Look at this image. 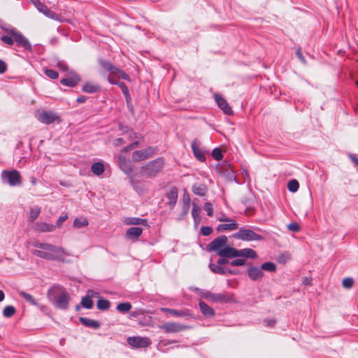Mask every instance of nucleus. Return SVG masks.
<instances>
[{
  "mask_svg": "<svg viewBox=\"0 0 358 358\" xmlns=\"http://www.w3.org/2000/svg\"><path fill=\"white\" fill-rule=\"evenodd\" d=\"M0 28L8 34L7 35H3L0 37L3 43L9 45H12L14 43H16L17 47L23 48L24 50L29 52H33V47L29 39L16 28L9 25L0 26Z\"/></svg>",
  "mask_w": 358,
  "mask_h": 358,
  "instance_id": "nucleus-1",
  "label": "nucleus"
},
{
  "mask_svg": "<svg viewBox=\"0 0 358 358\" xmlns=\"http://www.w3.org/2000/svg\"><path fill=\"white\" fill-rule=\"evenodd\" d=\"M31 253L34 256L45 260L59 262H64L66 257L68 256L64 248L50 243L48 244L45 250H34Z\"/></svg>",
  "mask_w": 358,
  "mask_h": 358,
  "instance_id": "nucleus-2",
  "label": "nucleus"
},
{
  "mask_svg": "<svg viewBox=\"0 0 358 358\" xmlns=\"http://www.w3.org/2000/svg\"><path fill=\"white\" fill-rule=\"evenodd\" d=\"M164 166V159L162 157H157L149 161L141 167V174L146 178L156 177Z\"/></svg>",
  "mask_w": 358,
  "mask_h": 358,
  "instance_id": "nucleus-3",
  "label": "nucleus"
},
{
  "mask_svg": "<svg viewBox=\"0 0 358 358\" xmlns=\"http://www.w3.org/2000/svg\"><path fill=\"white\" fill-rule=\"evenodd\" d=\"M231 238L241 240L243 241H263L264 237L257 234L253 230L245 227H241L239 230L231 236Z\"/></svg>",
  "mask_w": 358,
  "mask_h": 358,
  "instance_id": "nucleus-4",
  "label": "nucleus"
},
{
  "mask_svg": "<svg viewBox=\"0 0 358 358\" xmlns=\"http://www.w3.org/2000/svg\"><path fill=\"white\" fill-rule=\"evenodd\" d=\"M229 262H230L228 260V258L220 257L217 260L216 263L210 262L209 264V268L213 273L219 275L238 274V272L236 270H232L231 268L222 266V265H224L226 264H229Z\"/></svg>",
  "mask_w": 358,
  "mask_h": 358,
  "instance_id": "nucleus-5",
  "label": "nucleus"
},
{
  "mask_svg": "<svg viewBox=\"0 0 358 358\" xmlns=\"http://www.w3.org/2000/svg\"><path fill=\"white\" fill-rule=\"evenodd\" d=\"M1 180L3 183H8L11 187H15L22 184L21 176L18 171L3 170L1 174Z\"/></svg>",
  "mask_w": 358,
  "mask_h": 358,
  "instance_id": "nucleus-6",
  "label": "nucleus"
},
{
  "mask_svg": "<svg viewBox=\"0 0 358 358\" xmlns=\"http://www.w3.org/2000/svg\"><path fill=\"white\" fill-rule=\"evenodd\" d=\"M159 151L157 146H148L142 150H138L132 153V160L134 162H139L151 158Z\"/></svg>",
  "mask_w": 358,
  "mask_h": 358,
  "instance_id": "nucleus-7",
  "label": "nucleus"
},
{
  "mask_svg": "<svg viewBox=\"0 0 358 358\" xmlns=\"http://www.w3.org/2000/svg\"><path fill=\"white\" fill-rule=\"evenodd\" d=\"M36 117L40 122L45 124H51L54 122L59 124L62 122L60 116L52 110H43L41 112L38 111L36 114Z\"/></svg>",
  "mask_w": 358,
  "mask_h": 358,
  "instance_id": "nucleus-8",
  "label": "nucleus"
},
{
  "mask_svg": "<svg viewBox=\"0 0 358 358\" xmlns=\"http://www.w3.org/2000/svg\"><path fill=\"white\" fill-rule=\"evenodd\" d=\"M227 243L228 238L226 236H219L206 245V250L208 252H215L219 255L221 253L220 251H222Z\"/></svg>",
  "mask_w": 358,
  "mask_h": 358,
  "instance_id": "nucleus-9",
  "label": "nucleus"
},
{
  "mask_svg": "<svg viewBox=\"0 0 358 358\" xmlns=\"http://www.w3.org/2000/svg\"><path fill=\"white\" fill-rule=\"evenodd\" d=\"M127 341L130 346L134 348H145L152 343L149 338L141 336H129Z\"/></svg>",
  "mask_w": 358,
  "mask_h": 358,
  "instance_id": "nucleus-10",
  "label": "nucleus"
},
{
  "mask_svg": "<svg viewBox=\"0 0 358 358\" xmlns=\"http://www.w3.org/2000/svg\"><path fill=\"white\" fill-rule=\"evenodd\" d=\"M228 181L232 182L236 181V176L234 169L231 167V164L229 162L224 161L222 164L218 165L217 168Z\"/></svg>",
  "mask_w": 358,
  "mask_h": 358,
  "instance_id": "nucleus-11",
  "label": "nucleus"
},
{
  "mask_svg": "<svg viewBox=\"0 0 358 358\" xmlns=\"http://www.w3.org/2000/svg\"><path fill=\"white\" fill-rule=\"evenodd\" d=\"M213 302H217L221 303H235L236 300L234 294H228V293H213L211 294V296L210 300Z\"/></svg>",
  "mask_w": 358,
  "mask_h": 358,
  "instance_id": "nucleus-12",
  "label": "nucleus"
},
{
  "mask_svg": "<svg viewBox=\"0 0 358 358\" xmlns=\"http://www.w3.org/2000/svg\"><path fill=\"white\" fill-rule=\"evenodd\" d=\"M118 164L120 169L129 177L132 176L134 165L132 162L128 160L124 155H120L118 156Z\"/></svg>",
  "mask_w": 358,
  "mask_h": 358,
  "instance_id": "nucleus-13",
  "label": "nucleus"
},
{
  "mask_svg": "<svg viewBox=\"0 0 358 358\" xmlns=\"http://www.w3.org/2000/svg\"><path fill=\"white\" fill-rule=\"evenodd\" d=\"M65 292L66 289L63 286L54 285L48 289L47 296L48 299L53 303Z\"/></svg>",
  "mask_w": 358,
  "mask_h": 358,
  "instance_id": "nucleus-14",
  "label": "nucleus"
},
{
  "mask_svg": "<svg viewBox=\"0 0 358 358\" xmlns=\"http://www.w3.org/2000/svg\"><path fill=\"white\" fill-rule=\"evenodd\" d=\"M70 301L71 298L69 294L66 291L64 294H62V295L55 301L52 304L58 309L66 310L69 308Z\"/></svg>",
  "mask_w": 358,
  "mask_h": 358,
  "instance_id": "nucleus-15",
  "label": "nucleus"
},
{
  "mask_svg": "<svg viewBox=\"0 0 358 358\" xmlns=\"http://www.w3.org/2000/svg\"><path fill=\"white\" fill-rule=\"evenodd\" d=\"M214 99L218 107L223 111L224 114H233V110L231 108L229 105L228 102L222 97V95L215 94Z\"/></svg>",
  "mask_w": 358,
  "mask_h": 358,
  "instance_id": "nucleus-16",
  "label": "nucleus"
},
{
  "mask_svg": "<svg viewBox=\"0 0 358 358\" xmlns=\"http://www.w3.org/2000/svg\"><path fill=\"white\" fill-rule=\"evenodd\" d=\"M35 6L40 13H43L47 17L55 20H59L60 15L51 10L46 5L42 2L40 1Z\"/></svg>",
  "mask_w": 358,
  "mask_h": 358,
  "instance_id": "nucleus-17",
  "label": "nucleus"
},
{
  "mask_svg": "<svg viewBox=\"0 0 358 358\" xmlns=\"http://www.w3.org/2000/svg\"><path fill=\"white\" fill-rule=\"evenodd\" d=\"M187 327L184 325L180 324L176 322H165L160 326V329L164 331L166 333H177L180 332Z\"/></svg>",
  "mask_w": 358,
  "mask_h": 358,
  "instance_id": "nucleus-18",
  "label": "nucleus"
},
{
  "mask_svg": "<svg viewBox=\"0 0 358 358\" xmlns=\"http://www.w3.org/2000/svg\"><path fill=\"white\" fill-rule=\"evenodd\" d=\"M166 197L169 199L167 204L169 208L171 209L174 208L178 197V191L177 187L176 186H173L166 194Z\"/></svg>",
  "mask_w": 358,
  "mask_h": 358,
  "instance_id": "nucleus-19",
  "label": "nucleus"
},
{
  "mask_svg": "<svg viewBox=\"0 0 358 358\" xmlns=\"http://www.w3.org/2000/svg\"><path fill=\"white\" fill-rule=\"evenodd\" d=\"M200 142L197 139H194L191 145L192 150L194 157L199 162L206 161V155L199 148Z\"/></svg>",
  "mask_w": 358,
  "mask_h": 358,
  "instance_id": "nucleus-20",
  "label": "nucleus"
},
{
  "mask_svg": "<svg viewBox=\"0 0 358 358\" xmlns=\"http://www.w3.org/2000/svg\"><path fill=\"white\" fill-rule=\"evenodd\" d=\"M81 80L80 76L75 73H71V77L62 78L60 80L62 85L67 87H76L78 83Z\"/></svg>",
  "mask_w": 358,
  "mask_h": 358,
  "instance_id": "nucleus-21",
  "label": "nucleus"
},
{
  "mask_svg": "<svg viewBox=\"0 0 358 358\" xmlns=\"http://www.w3.org/2000/svg\"><path fill=\"white\" fill-rule=\"evenodd\" d=\"M221 253L219 255L220 257H224L228 259L238 257V250L231 247L229 243L220 251Z\"/></svg>",
  "mask_w": 358,
  "mask_h": 358,
  "instance_id": "nucleus-22",
  "label": "nucleus"
},
{
  "mask_svg": "<svg viewBox=\"0 0 358 358\" xmlns=\"http://www.w3.org/2000/svg\"><path fill=\"white\" fill-rule=\"evenodd\" d=\"M248 275L250 280L253 281H257L261 280L264 276V272L259 266H251L248 271Z\"/></svg>",
  "mask_w": 358,
  "mask_h": 358,
  "instance_id": "nucleus-23",
  "label": "nucleus"
},
{
  "mask_svg": "<svg viewBox=\"0 0 358 358\" xmlns=\"http://www.w3.org/2000/svg\"><path fill=\"white\" fill-rule=\"evenodd\" d=\"M98 64L103 72L110 73L112 76L114 74L115 70H117V66H114L110 62L104 59L99 58Z\"/></svg>",
  "mask_w": 358,
  "mask_h": 358,
  "instance_id": "nucleus-24",
  "label": "nucleus"
},
{
  "mask_svg": "<svg viewBox=\"0 0 358 358\" xmlns=\"http://www.w3.org/2000/svg\"><path fill=\"white\" fill-rule=\"evenodd\" d=\"M143 229L138 227H132L126 231L127 238L131 241H136L142 234Z\"/></svg>",
  "mask_w": 358,
  "mask_h": 358,
  "instance_id": "nucleus-25",
  "label": "nucleus"
},
{
  "mask_svg": "<svg viewBox=\"0 0 358 358\" xmlns=\"http://www.w3.org/2000/svg\"><path fill=\"white\" fill-rule=\"evenodd\" d=\"M199 308L201 310V313L206 317H213L215 315V310L210 307L206 303H205L203 301H200L199 303Z\"/></svg>",
  "mask_w": 358,
  "mask_h": 358,
  "instance_id": "nucleus-26",
  "label": "nucleus"
},
{
  "mask_svg": "<svg viewBox=\"0 0 358 358\" xmlns=\"http://www.w3.org/2000/svg\"><path fill=\"white\" fill-rule=\"evenodd\" d=\"M125 224L127 225H143L147 227H150L147 219L140 217H128L125 220Z\"/></svg>",
  "mask_w": 358,
  "mask_h": 358,
  "instance_id": "nucleus-27",
  "label": "nucleus"
},
{
  "mask_svg": "<svg viewBox=\"0 0 358 358\" xmlns=\"http://www.w3.org/2000/svg\"><path fill=\"white\" fill-rule=\"evenodd\" d=\"M192 191L197 196H203L206 194L208 188L204 184L196 183L192 185Z\"/></svg>",
  "mask_w": 358,
  "mask_h": 358,
  "instance_id": "nucleus-28",
  "label": "nucleus"
},
{
  "mask_svg": "<svg viewBox=\"0 0 358 358\" xmlns=\"http://www.w3.org/2000/svg\"><path fill=\"white\" fill-rule=\"evenodd\" d=\"M35 229L41 232H50L53 231L56 227L52 224L42 222L36 223Z\"/></svg>",
  "mask_w": 358,
  "mask_h": 358,
  "instance_id": "nucleus-29",
  "label": "nucleus"
},
{
  "mask_svg": "<svg viewBox=\"0 0 358 358\" xmlns=\"http://www.w3.org/2000/svg\"><path fill=\"white\" fill-rule=\"evenodd\" d=\"M229 223L226 224H220L217 227V231H231L237 229L238 228V223L233 219H231V222H229Z\"/></svg>",
  "mask_w": 358,
  "mask_h": 358,
  "instance_id": "nucleus-30",
  "label": "nucleus"
},
{
  "mask_svg": "<svg viewBox=\"0 0 358 358\" xmlns=\"http://www.w3.org/2000/svg\"><path fill=\"white\" fill-rule=\"evenodd\" d=\"M242 257L245 258L256 259L258 255L257 252L251 248H244L238 250V257Z\"/></svg>",
  "mask_w": 358,
  "mask_h": 358,
  "instance_id": "nucleus-31",
  "label": "nucleus"
},
{
  "mask_svg": "<svg viewBox=\"0 0 358 358\" xmlns=\"http://www.w3.org/2000/svg\"><path fill=\"white\" fill-rule=\"evenodd\" d=\"M79 321L85 327H92L94 329H99L101 326L98 321L90 320L84 317H79Z\"/></svg>",
  "mask_w": 358,
  "mask_h": 358,
  "instance_id": "nucleus-32",
  "label": "nucleus"
},
{
  "mask_svg": "<svg viewBox=\"0 0 358 358\" xmlns=\"http://www.w3.org/2000/svg\"><path fill=\"white\" fill-rule=\"evenodd\" d=\"M19 295L23 298L27 303L33 305V306H37V307H39L41 308V309L44 307L43 306H41L38 302L34 298V296L24 292V291H22L19 293Z\"/></svg>",
  "mask_w": 358,
  "mask_h": 358,
  "instance_id": "nucleus-33",
  "label": "nucleus"
},
{
  "mask_svg": "<svg viewBox=\"0 0 358 358\" xmlns=\"http://www.w3.org/2000/svg\"><path fill=\"white\" fill-rule=\"evenodd\" d=\"M117 86L120 88L122 93L124 94L127 104L129 106L131 105V95L126 84L124 82L120 81L117 83Z\"/></svg>",
  "mask_w": 358,
  "mask_h": 358,
  "instance_id": "nucleus-34",
  "label": "nucleus"
},
{
  "mask_svg": "<svg viewBox=\"0 0 358 358\" xmlns=\"http://www.w3.org/2000/svg\"><path fill=\"white\" fill-rule=\"evenodd\" d=\"M201 208L196 204H193L192 210V216L194 220L195 227L198 226L201 221V217L199 215Z\"/></svg>",
  "mask_w": 358,
  "mask_h": 358,
  "instance_id": "nucleus-35",
  "label": "nucleus"
},
{
  "mask_svg": "<svg viewBox=\"0 0 358 358\" xmlns=\"http://www.w3.org/2000/svg\"><path fill=\"white\" fill-rule=\"evenodd\" d=\"M104 169L103 164L100 162H94L91 166L92 172L96 176L101 175L103 173Z\"/></svg>",
  "mask_w": 358,
  "mask_h": 358,
  "instance_id": "nucleus-36",
  "label": "nucleus"
},
{
  "mask_svg": "<svg viewBox=\"0 0 358 358\" xmlns=\"http://www.w3.org/2000/svg\"><path fill=\"white\" fill-rule=\"evenodd\" d=\"M101 89L99 85H92L90 83H86L82 88V90L86 93H95Z\"/></svg>",
  "mask_w": 358,
  "mask_h": 358,
  "instance_id": "nucleus-37",
  "label": "nucleus"
},
{
  "mask_svg": "<svg viewBox=\"0 0 358 358\" xmlns=\"http://www.w3.org/2000/svg\"><path fill=\"white\" fill-rule=\"evenodd\" d=\"M192 291H193L195 293H197L199 294L201 297L210 300L212 292L208 290L202 289L199 287H192L190 288Z\"/></svg>",
  "mask_w": 358,
  "mask_h": 358,
  "instance_id": "nucleus-38",
  "label": "nucleus"
},
{
  "mask_svg": "<svg viewBox=\"0 0 358 358\" xmlns=\"http://www.w3.org/2000/svg\"><path fill=\"white\" fill-rule=\"evenodd\" d=\"M132 308L130 302H122L117 305L116 309L121 313L129 312Z\"/></svg>",
  "mask_w": 358,
  "mask_h": 358,
  "instance_id": "nucleus-39",
  "label": "nucleus"
},
{
  "mask_svg": "<svg viewBox=\"0 0 358 358\" xmlns=\"http://www.w3.org/2000/svg\"><path fill=\"white\" fill-rule=\"evenodd\" d=\"M260 268L262 269V271H265L268 272H275L277 269V266L273 262H266L261 265Z\"/></svg>",
  "mask_w": 358,
  "mask_h": 358,
  "instance_id": "nucleus-40",
  "label": "nucleus"
},
{
  "mask_svg": "<svg viewBox=\"0 0 358 358\" xmlns=\"http://www.w3.org/2000/svg\"><path fill=\"white\" fill-rule=\"evenodd\" d=\"M96 306L100 310H107L110 306V302L107 299H100L97 301Z\"/></svg>",
  "mask_w": 358,
  "mask_h": 358,
  "instance_id": "nucleus-41",
  "label": "nucleus"
},
{
  "mask_svg": "<svg viewBox=\"0 0 358 358\" xmlns=\"http://www.w3.org/2000/svg\"><path fill=\"white\" fill-rule=\"evenodd\" d=\"M129 179V183L134 189L138 193H141L143 192V189L141 187V182L138 180H135L133 176H130Z\"/></svg>",
  "mask_w": 358,
  "mask_h": 358,
  "instance_id": "nucleus-42",
  "label": "nucleus"
},
{
  "mask_svg": "<svg viewBox=\"0 0 358 358\" xmlns=\"http://www.w3.org/2000/svg\"><path fill=\"white\" fill-rule=\"evenodd\" d=\"M80 305L86 309H91L94 306V301L89 296L86 295L82 298Z\"/></svg>",
  "mask_w": 358,
  "mask_h": 358,
  "instance_id": "nucleus-43",
  "label": "nucleus"
},
{
  "mask_svg": "<svg viewBox=\"0 0 358 358\" xmlns=\"http://www.w3.org/2000/svg\"><path fill=\"white\" fill-rule=\"evenodd\" d=\"M89 224V222L87 218H76L73 221V227L78 229L83 228Z\"/></svg>",
  "mask_w": 358,
  "mask_h": 358,
  "instance_id": "nucleus-44",
  "label": "nucleus"
},
{
  "mask_svg": "<svg viewBox=\"0 0 358 358\" xmlns=\"http://www.w3.org/2000/svg\"><path fill=\"white\" fill-rule=\"evenodd\" d=\"M41 213V208L38 206H35L30 209L29 221L34 222L39 216Z\"/></svg>",
  "mask_w": 358,
  "mask_h": 358,
  "instance_id": "nucleus-45",
  "label": "nucleus"
},
{
  "mask_svg": "<svg viewBox=\"0 0 358 358\" xmlns=\"http://www.w3.org/2000/svg\"><path fill=\"white\" fill-rule=\"evenodd\" d=\"M299 188V183L296 179L291 180L287 184V189L290 192L294 193Z\"/></svg>",
  "mask_w": 358,
  "mask_h": 358,
  "instance_id": "nucleus-46",
  "label": "nucleus"
},
{
  "mask_svg": "<svg viewBox=\"0 0 358 358\" xmlns=\"http://www.w3.org/2000/svg\"><path fill=\"white\" fill-rule=\"evenodd\" d=\"M16 312V309L13 306H7L3 310V315L5 317H12Z\"/></svg>",
  "mask_w": 358,
  "mask_h": 358,
  "instance_id": "nucleus-47",
  "label": "nucleus"
},
{
  "mask_svg": "<svg viewBox=\"0 0 358 358\" xmlns=\"http://www.w3.org/2000/svg\"><path fill=\"white\" fill-rule=\"evenodd\" d=\"M117 75L120 78L125 80L127 81L131 82L130 76L124 72L123 70L117 67V70H115L114 74L113 76Z\"/></svg>",
  "mask_w": 358,
  "mask_h": 358,
  "instance_id": "nucleus-48",
  "label": "nucleus"
},
{
  "mask_svg": "<svg viewBox=\"0 0 358 358\" xmlns=\"http://www.w3.org/2000/svg\"><path fill=\"white\" fill-rule=\"evenodd\" d=\"M211 155L213 159L216 161H220L223 158L222 151L220 148H214Z\"/></svg>",
  "mask_w": 358,
  "mask_h": 358,
  "instance_id": "nucleus-49",
  "label": "nucleus"
},
{
  "mask_svg": "<svg viewBox=\"0 0 358 358\" xmlns=\"http://www.w3.org/2000/svg\"><path fill=\"white\" fill-rule=\"evenodd\" d=\"M139 146V142L138 141H135L129 145L124 147L121 149V152L126 153L129 150H134Z\"/></svg>",
  "mask_w": 358,
  "mask_h": 358,
  "instance_id": "nucleus-50",
  "label": "nucleus"
},
{
  "mask_svg": "<svg viewBox=\"0 0 358 358\" xmlns=\"http://www.w3.org/2000/svg\"><path fill=\"white\" fill-rule=\"evenodd\" d=\"M44 73L47 77H48L51 79H53V80L57 79L59 77L58 72L53 69H45Z\"/></svg>",
  "mask_w": 358,
  "mask_h": 358,
  "instance_id": "nucleus-51",
  "label": "nucleus"
},
{
  "mask_svg": "<svg viewBox=\"0 0 358 358\" xmlns=\"http://www.w3.org/2000/svg\"><path fill=\"white\" fill-rule=\"evenodd\" d=\"M203 208L206 210L207 215L210 217L213 215V207L210 202H206L203 205Z\"/></svg>",
  "mask_w": 358,
  "mask_h": 358,
  "instance_id": "nucleus-52",
  "label": "nucleus"
},
{
  "mask_svg": "<svg viewBox=\"0 0 358 358\" xmlns=\"http://www.w3.org/2000/svg\"><path fill=\"white\" fill-rule=\"evenodd\" d=\"M354 280L352 278H345L343 280L342 285L345 288H350L352 287Z\"/></svg>",
  "mask_w": 358,
  "mask_h": 358,
  "instance_id": "nucleus-53",
  "label": "nucleus"
},
{
  "mask_svg": "<svg viewBox=\"0 0 358 358\" xmlns=\"http://www.w3.org/2000/svg\"><path fill=\"white\" fill-rule=\"evenodd\" d=\"M189 208H190L189 205L182 204V211L180 214V217H179L180 220L183 219L188 214Z\"/></svg>",
  "mask_w": 358,
  "mask_h": 358,
  "instance_id": "nucleus-54",
  "label": "nucleus"
},
{
  "mask_svg": "<svg viewBox=\"0 0 358 358\" xmlns=\"http://www.w3.org/2000/svg\"><path fill=\"white\" fill-rule=\"evenodd\" d=\"M48 243H41L38 241L32 243V246L36 248H40V250L44 251L47 248V245Z\"/></svg>",
  "mask_w": 358,
  "mask_h": 358,
  "instance_id": "nucleus-55",
  "label": "nucleus"
},
{
  "mask_svg": "<svg viewBox=\"0 0 358 358\" xmlns=\"http://www.w3.org/2000/svg\"><path fill=\"white\" fill-rule=\"evenodd\" d=\"M245 264V259H236L229 262V264L232 266H241Z\"/></svg>",
  "mask_w": 358,
  "mask_h": 358,
  "instance_id": "nucleus-56",
  "label": "nucleus"
},
{
  "mask_svg": "<svg viewBox=\"0 0 358 358\" xmlns=\"http://www.w3.org/2000/svg\"><path fill=\"white\" fill-rule=\"evenodd\" d=\"M212 231L213 229L211 227L203 226L201 227V234L204 236H209Z\"/></svg>",
  "mask_w": 358,
  "mask_h": 358,
  "instance_id": "nucleus-57",
  "label": "nucleus"
},
{
  "mask_svg": "<svg viewBox=\"0 0 358 358\" xmlns=\"http://www.w3.org/2000/svg\"><path fill=\"white\" fill-rule=\"evenodd\" d=\"M57 66L62 71H69V66L67 64L64 62L63 61H59L57 63Z\"/></svg>",
  "mask_w": 358,
  "mask_h": 358,
  "instance_id": "nucleus-58",
  "label": "nucleus"
},
{
  "mask_svg": "<svg viewBox=\"0 0 358 358\" xmlns=\"http://www.w3.org/2000/svg\"><path fill=\"white\" fill-rule=\"evenodd\" d=\"M182 204L185 205H189L191 204V199L189 194L187 192V191H185V193L183 194L182 197Z\"/></svg>",
  "mask_w": 358,
  "mask_h": 358,
  "instance_id": "nucleus-59",
  "label": "nucleus"
},
{
  "mask_svg": "<svg viewBox=\"0 0 358 358\" xmlns=\"http://www.w3.org/2000/svg\"><path fill=\"white\" fill-rule=\"evenodd\" d=\"M296 57L299 59V60L304 64H306V60L304 57V56L303 55V53L301 50L300 48H298L296 51Z\"/></svg>",
  "mask_w": 358,
  "mask_h": 358,
  "instance_id": "nucleus-60",
  "label": "nucleus"
},
{
  "mask_svg": "<svg viewBox=\"0 0 358 358\" xmlns=\"http://www.w3.org/2000/svg\"><path fill=\"white\" fill-rule=\"evenodd\" d=\"M143 315V311H142L141 310H134V311L130 312L129 317L130 318H131V317L137 318Z\"/></svg>",
  "mask_w": 358,
  "mask_h": 358,
  "instance_id": "nucleus-61",
  "label": "nucleus"
},
{
  "mask_svg": "<svg viewBox=\"0 0 358 358\" xmlns=\"http://www.w3.org/2000/svg\"><path fill=\"white\" fill-rule=\"evenodd\" d=\"M264 325L266 327H273L276 323L275 318L266 319L264 321Z\"/></svg>",
  "mask_w": 358,
  "mask_h": 358,
  "instance_id": "nucleus-62",
  "label": "nucleus"
},
{
  "mask_svg": "<svg viewBox=\"0 0 358 358\" xmlns=\"http://www.w3.org/2000/svg\"><path fill=\"white\" fill-rule=\"evenodd\" d=\"M288 229L292 231H299L300 229V227L297 223H290L288 225Z\"/></svg>",
  "mask_w": 358,
  "mask_h": 358,
  "instance_id": "nucleus-63",
  "label": "nucleus"
},
{
  "mask_svg": "<svg viewBox=\"0 0 358 358\" xmlns=\"http://www.w3.org/2000/svg\"><path fill=\"white\" fill-rule=\"evenodd\" d=\"M118 129L120 131H121L123 134H127L130 131V129L127 126L124 125L122 123L118 124Z\"/></svg>",
  "mask_w": 358,
  "mask_h": 358,
  "instance_id": "nucleus-64",
  "label": "nucleus"
}]
</instances>
